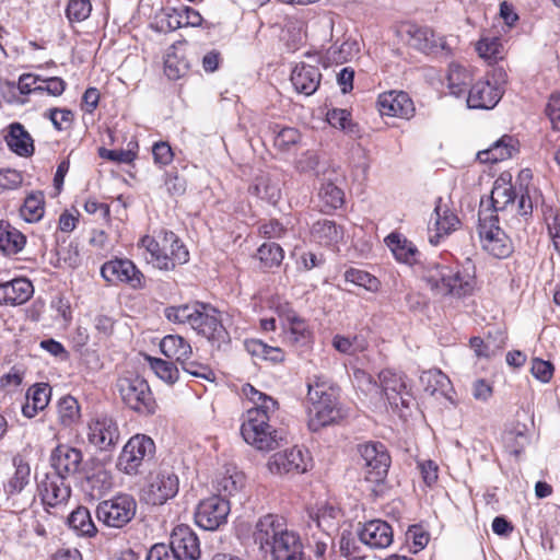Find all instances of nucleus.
I'll list each match as a JSON object with an SVG mask.
<instances>
[{
    "instance_id": "nucleus-1",
    "label": "nucleus",
    "mask_w": 560,
    "mask_h": 560,
    "mask_svg": "<svg viewBox=\"0 0 560 560\" xmlns=\"http://www.w3.org/2000/svg\"><path fill=\"white\" fill-rule=\"evenodd\" d=\"M254 540L261 550L270 551L271 560H305L300 535L288 527L282 516L267 514L260 517Z\"/></svg>"
},
{
    "instance_id": "nucleus-2",
    "label": "nucleus",
    "mask_w": 560,
    "mask_h": 560,
    "mask_svg": "<svg viewBox=\"0 0 560 560\" xmlns=\"http://www.w3.org/2000/svg\"><path fill=\"white\" fill-rule=\"evenodd\" d=\"M307 424L311 431L334 424L345 418L339 406L338 390L322 376H314L307 383Z\"/></svg>"
},
{
    "instance_id": "nucleus-3",
    "label": "nucleus",
    "mask_w": 560,
    "mask_h": 560,
    "mask_svg": "<svg viewBox=\"0 0 560 560\" xmlns=\"http://www.w3.org/2000/svg\"><path fill=\"white\" fill-rule=\"evenodd\" d=\"M170 322L190 326L209 341H224L228 332L222 324L220 312L214 307L195 303L173 306L165 310Z\"/></svg>"
},
{
    "instance_id": "nucleus-4",
    "label": "nucleus",
    "mask_w": 560,
    "mask_h": 560,
    "mask_svg": "<svg viewBox=\"0 0 560 560\" xmlns=\"http://www.w3.org/2000/svg\"><path fill=\"white\" fill-rule=\"evenodd\" d=\"M139 247L145 250L147 261L161 270H173L189 259L187 248L172 231L162 230L154 235H144Z\"/></svg>"
},
{
    "instance_id": "nucleus-5",
    "label": "nucleus",
    "mask_w": 560,
    "mask_h": 560,
    "mask_svg": "<svg viewBox=\"0 0 560 560\" xmlns=\"http://www.w3.org/2000/svg\"><path fill=\"white\" fill-rule=\"evenodd\" d=\"M122 402L139 415L155 413L158 405L148 382L133 374L119 377L116 384Z\"/></svg>"
},
{
    "instance_id": "nucleus-6",
    "label": "nucleus",
    "mask_w": 560,
    "mask_h": 560,
    "mask_svg": "<svg viewBox=\"0 0 560 560\" xmlns=\"http://www.w3.org/2000/svg\"><path fill=\"white\" fill-rule=\"evenodd\" d=\"M241 434L247 444L262 452L277 448L283 440L282 431L273 428L271 419L260 418L258 413H245Z\"/></svg>"
},
{
    "instance_id": "nucleus-7",
    "label": "nucleus",
    "mask_w": 560,
    "mask_h": 560,
    "mask_svg": "<svg viewBox=\"0 0 560 560\" xmlns=\"http://www.w3.org/2000/svg\"><path fill=\"white\" fill-rule=\"evenodd\" d=\"M508 74L502 68L493 69L491 74L478 80L469 90L467 105L469 108L491 109L503 95V84L506 83Z\"/></svg>"
},
{
    "instance_id": "nucleus-8",
    "label": "nucleus",
    "mask_w": 560,
    "mask_h": 560,
    "mask_svg": "<svg viewBox=\"0 0 560 560\" xmlns=\"http://www.w3.org/2000/svg\"><path fill=\"white\" fill-rule=\"evenodd\" d=\"M490 208H483L481 202L479 209V236L485 250L497 258L508 257L512 250V242L499 226L497 215L489 213Z\"/></svg>"
},
{
    "instance_id": "nucleus-9",
    "label": "nucleus",
    "mask_w": 560,
    "mask_h": 560,
    "mask_svg": "<svg viewBox=\"0 0 560 560\" xmlns=\"http://www.w3.org/2000/svg\"><path fill=\"white\" fill-rule=\"evenodd\" d=\"M96 517L107 527L122 528L137 513V502L129 494H118L97 504Z\"/></svg>"
},
{
    "instance_id": "nucleus-10",
    "label": "nucleus",
    "mask_w": 560,
    "mask_h": 560,
    "mask_svg": "<svg viewBox=\"0 0 560 560\" xmlns=\"http://www.w3.org/2000/svg\"><path fill=\"white\" fill-rule=\"evenodd\" d=\"M179 489L177 475L168 468L150 472L142 489V499L152 505H162L173 499Z\"/></svg>"
},
{
    "instance_id": "nucleus-11",
    "label": "nucleus",
    "mask_w": 560,
    "mask_h": 560,
    "mask_svg": "<svg viewBox=\"0 0 560 560\" xmlns=\"http://www.w3.org/2000/svg\"><path fill=\"white\" fill-rule=\"evenodd\" d=\"M363 462L365 479L373 483H381L387 476L390 466V456L386 447L380 442H368L358 446Z\"/></svg>"
},
{
    "instance_id": "nucleus-12",
    "label": "nucleus",
    "mask_w": 560,
    "mask_h": 560,
    "mask_svg": "<svg viewBox=\"0 0 560 560\" xmlns=\"http://www.w3.org/2000/svg\"><path fill=\"white\" fill-rule=\"evenodd\" d=\"M101 276L110 285L127 284L132 289L144 287L143 273L127 258H115L104 262Z\"/></svg>"
},
{
    "instance_id": "nucleus-13",
    "label": "nucleus",
    "mask_w": 560,
    "mask_h": 560,
    "mask_svg": "<svg viewBox=\"0 0 560 560\" xmlns=\"http://www.w3.org/2000/svg\"><path fill=\"white\" fill-rule=\"evenodd\" d=\"M312 464L310 452L303 447L293 446L271 455L267 462L268 470L273 475L303 474Z\"/></svg>"
},
{
    "instance_id": "nucleus-14",
    "label": "nucleus",
    "mask_w": 560,
    "mask_h": 560,
    "mask_svg": "<svg viewBox=\"0 0 560 560\" xmlns=\"http://www.w3.org/2000/svg\"><path fill=\"white\" fill-rule=\"evenodd\" d=\"M154 451L155 445L151 438L144 434H137L130 438L124 446L118 458V467L125 474H137L142 462L145 458L152 457Z\"/></svg>"
},
{
    "instance_id": "nucleus-15",
    "label": "nucleus",
    "mask_w": 560,
    "mask_h": 560,
    "mask_svg": "<svg viewBox=\"0 0 560 560\" xmlns=\"http://www.w3.org/2000/svg\"><path fill=\"white\" fill-rule=\"evenodd\" d=\"M230 510L228 499L221 495L207 498L197 506L196 524L206 530H215L226 522Z\"/></svg>"
},
{
    "instance_id": "nucleus-16",
    "label": "nucleus",
    "mask_w": 560,
    "mask_h": 560,
    "mask_svg": "<svg viewBox=\"0 0 560 560\" xmlns=\"http://www.w3.org/2000/svg\"><path fill=\"white\" fill-rule=\"evenodd\" d=\"M86 438L100 451H109L120 440L117 422L107 416L91 419L86 425Z\"/></svg>"
},
{
    "instance_id": "nucleus-17",
    "label": "nucleus",
    "mask_w": 560,
    "mask_h": 560,
    "mask_svg": "<svg viewBox=\"0 0 560 560\" xmlns=\"http://www.w3.org/2000/svg\"><path fill=\"white\" fill-rule=\"evenodd\" d=\"M380 381L383 393L393 407H409L413 400V395L406 375L392 370H384L380 373Z\"/></svg>"
},
{
    "instance_id": "nucleus-18",
    "label": "nucleus",
    "mask_w": 560,
    "mask_h": 560,
    "mask_svg": "<svg viewBox=\"0 0 560 560\" xmlns=\"http://www.w3.org/2000/svg\"><path fill=\"white\" fill-rule=\"evenodd\" d=\"M460 224L458 217L452 211L448 203L439 198L429 225V242L438 245L440 242L456 231Z\"/></svg>"
},
{
    "instance_id": "nucleus-19",
    "label": "nucleus",
    "mask_w": 560,
    "mask_h": 560,
    "mask_svg": "<svg viewBox=\"0 0 560 560\" xmlns=\"http://www.w3.org/2000/svg\"><path fill=\"white\" fill-rule=\"evenodd\" d=\"M454 266L441 261H428L421 267L420 278L433 295L450 298V281Z\"/></svg>"
},
{
    "instance_id": "nucleus-20",
    "label": "nucleus",
    "mask_w": 560,
    "mask_h": 560,
    "mask_svg": "<svg viewBox=\"0 0 560 560\" xmlns=\"http://www.w3.org/2000/svg\"><path fill=\"white\" fill-rule=\"evenodd\" d=\"M408 34L410 45L427 55L451 54L446 38L428 26L412 25L409 27Z\"/></svg>"
},
{
    "instance_id": "nucleus-21",
    "label": "nucleus",
    "mask_w": 560,
    "mask_h": 560,
    "mask_svg": "<svg viewBox=\"0 0 560 560\" xmlns=\"http://www.w3.org/2000/svg\"><path fill=\"white\" fill-rule=\"evenodd\" d=\"M377 105L383 116L410 119L415 114L413 102L404 91H388L380 94Z\"/></svg>"
},
{
    "instance_id": "nucleus-22",
    "label": "nucleus",
    "mask_w": 560,
    "mask_h": 560,
    "mask_svg": "<svg viewBox=\"0 0 560 560\" xmlns=\"http://www.w3.org/2000/svg\"><path fill=\"white\" fill-rule=\"evenodd\" d=\"M170 544L179 560H197L200 557L199 539L188 525H177L172 532Z\"/></svg>"
},
{
    "instance_id": "nucleus-23",
    "label": "nucleus",
    "mask_w": 560,
    "mask_h": 560,
    "mask_svg": "<svg viewBox=\"0 0 560 560\" xmlns=\"http://www.w3.org/2000/svg\"><path fill=\"white\" fill-rule=\"evenodd\" d=\"M38 491L43 503L49 506L67 502L71 494L66 477L58 474L46 475L38 485Z\"/></svg>"
},
{
    "instance_id": "nucleus-24",
    "label": "nucleus",
    "mask_w": 560,
    "mask_h": 560,
    "mask_svg": "<svg viewBox=\"0 0 560 560\" xmlns=\"http://www.w3.org/2000/svg\"><path fill=\"white\" fill-rule=\"evenodd\" d=\"M393 537L392 526L382 520H373L365 523L359 533L360 540L375 549L389 547L393 542Z\"/></svg>"
},
{
    "instance_id": "nucleus-25",
    "label": "nucleus",
    "mask_w": 560,
    "mask_h": 560,
    "mask_svg": "<svg viewBox=\"0 0 560 560\" xmlns=\"http://www.w3.org/2000/svg\"><path fill=\"white\" fill-rule=\"evenodd\" d=\"M34 294V287L26 278H15L0 283V305H21Z\"/></svg>"
},
{
    "instance_id": "nucleus-26",
    "label": "nucleus",
    "mask_w": 560,
    "mask_h": 560,
    "mask_svg": "<svg viewBox=\"0 0 560 560\" xmlns=\"http://www.w3.org/2000/svg\"><path fill=\"white\" fill-rule=\"evenodd\" d=\"M50 460L55 474L67 477L74 475L79 470L82 462V453L68 445H58L54 450Z\"/></svg>"
},
{
    "instance_id": "nucleus-27",
    "label": "nucleus",
    "mask_w": 560,
    "mask_h": 560,
    "mask_svg": "<svg viewBox=\"0 0 560 560\" xmlns=\"http://www.w3.org/2000/svg\"><path fill=\"white\" fill-rule=\"evenodd\" d=\"M320 80L319 69L304 62L296 65L291 73V82L295 91L307 96L317 91Z\"/></svg>"
},
{
    "instance_id": "nucleus-28",
    "label": "nucleus",
    "mask_w": 560,
    "mask_h": 560,
    "mask_svg": "<svg viewBox=\"0 0 560 560\" xmlns=\"http://www.w3.org/2000/svg\"><path fill=\"white\" fill-rule=\"evenodd\" d=\"M517 152L518 141L512 136L504 135L488 149L479 151L477 158L481 163H498L513 158Z\"/></svg>"
},
{
    "instance_id": "nucleus-29",
    "label": "nucleus",
    "mask_w": 560,
    "mask_h": 560,
    "mask_svg": "<svg viewBox=\"0 0 560 560\" xmlns=\"http://www.w3.org/2000/svg\"><path fill=\"white\" fill-rule=\"evenodd\" d=\"M51 398V387L46 383L31 386L25 395V402L22 406L24 417L32 419L39 411H43Z\"/></svg>"
},
{
    "instance_id": "nucleus-30",
    "label": "nucleus",
    "mask_w": 560,
    "mask_h": 560,
    "mask_svg": "<svg viewBox=\"0 0 560 560\" xmlns=\"http://www.w3.org/2000/svg\"><path fill=\"white\" fill-rule=\"evenodd\" d=\"M243 394L253 404V407L249 408L246 411V413H253V416H255V413H258V417L260 418H267L272 420L273 415L279 408L276 399L256 389L250 384H246L243 387Z\"/></svg>"
},
{
    "instance_id": "nucleus-31",
    "label": "nucleus",
    "mask_w": 560,
    "mask_h": 560,
    "mask_svg": "<svg viewBox=\"0 0 560 560\" xmlns=\"http://www.w3.org/2000/svg\"><path fill=\"white\" fill-rule=\"evenodd\" d=\"M476 284L474 271L454 266L450 281V298L464 299L470 296L476 289Z\"/></svg>"
},
{
    "instance_id": "nucleus-32",
    "label": "nucleus",
    "mask_w": 560,
    "mask_h": 560,
    "mask_svg": "<svg viewBox=\"0 0 560 560\" xmlns=\"http://www.w3.org/2000/svg\"><path fill=\"white\" fill-rule=\"evenodd\" d=\"M161 352L177 363H186L192 355L190 343L179 335H167L160 342Z\"/></svg>"
},
{
    "instance_id": "nucleus-33",
    "label": "nucleus",
    "mask_w": 560,
    "mask_h": 560,
    "mask_svg": "<svg viewBox=\"0 0 560 560\" xmlns=\"http://www.w3.org/2000/svg\"><path fill=\"white\" fill-rule=\"evenodd\" d=\"M26 245V236L8 221L0 220V252L8 256L20 254Z\"/></svg>"
},
{
    "instance_id": "nucleus-34",
    "label": "nucleus",
    "mask_w": 560,
    "mask_h": 560,
    "mask_svg": "<svg viewBox=\"0 0 560 560\" xmlns=\"http://www.w3.org/2000/svg\"><path fill=\"white\" fill-rule=\"evenodd\" d=\"M277 312L285 320L290 337L293 342L305 341L311 336V330L306 322L300 317L288 303L279 305Z\"/></svg>"
},
{
    "instance_id": "nucleus-35",
    "label": "nucleus",
    "mask_w": 560,
    "mask_h": 560,
    "mask_svg": "<svg viewBox=\"0 0 560 560\" xmlns=\"http://www.w3.org/2000/svg\"><path fill=\"white\" fill-rule=\"evenodd\" d=\"M5 141L8 147L20 156H30L34 153L33 139L20 122L9 126Z\"/></svg>"
},
{
    "instance_id": "nucleus-36",
    "label": "nucleus",
    "mask_w": 560,
    "mask_h": 560,
    "mask_svg": "<svg viewBox=\"0 0 560 560\" xmlns=\"http://www.w3.org/2000/svg\"><path fill=\"white\" fill-rule=\"evenodd\" d=\"M312 237L326 246L337 245L343 240V230L335 221L323 219L316 221L311 229Z\"/></svg>"
},
{
    "instance_id": "nucleus-37",
    "label": "nucleus",
    "mask_w": 560,
    "mask_h": 560,
    "mask_svg": "<svg viewBox=\"0 0 560 560\" xmlns=\"http://www.w3.org/2000/svg\"><path fill=\"white\" fill-rule=\"evenodd\" d=\"M339 510L335 506L324 503L316 508L315 511L310 513L312 523L329 538L331 533L337 529Z\"/></svg>"
},
{
    "instance_id": "nucleus-38",
    "label": "nucleus",
    "mask_w": 560,
    "mask_h": 560,
    "mask_svg": "<svg viewBox=\"0 0 560 560\" xmlns=\"http://www.w3.org/2000/svg\"><path fill=\"white\" fill-rule=\"evenodd\" d=\"M387 245L397 260L412 265L418 260V248L400 234L392 233L386 238Z\"/></svg>"
},
{
    "instance_id": "nucleus-39",
    "label": "nucleus",
    "mask_w": 560,
    "mask_h": 560,
    "mask_svg": "<svg viewBox=\"0 0 560 560\" xmlns=\"http://www.w3.org/2000/svg\"><path fill=\"white\" fill-rule=\"evenodd\" d=\"M447 88L455 96L464 95L472 81L471 72L464 66L452 62L447 71Z\"/></svg>"
},
{
    "instance_id": "nucleus-40",
    "label": "nucleus",
    "mask_w": 560,
    "mask_h": 560,
    "mask_svg": "<svg viewBox=\"0 0 560 560\" xmlns=\"http://www.w3.org/2000/svg\"><path fill=\"white\" fill-rule=\"evenodd\" d=\"M45 213V197L40 191L31 192L20 209L21 218L28 223L38 222Z\"/></svg>"
},
{
    "instance_id": "nucleus-41",
    "label": "nucleus",
    "mask_w": 560,
    "mask_h": 560,
    "mask_svg": "<svg viewBox=\"0 0 560 560\" xmlns=\"http://www.w3.org/2000/svg\"><path fill=\"white\" fill-rule=\"evenodd\" d=\"M250 194L275 205L281 195L280 188L268 175H259L249 187Z\"/></svg>"
},
{
    "instance_id": "nucleus-42",
    "label": "nucleus",
    "mask_w": 560,
    "mask_h": 560,
    "mask_svg": "<svg viewBox=\"0 0 560 560\" xmlns=\"http://www.w3.org/2000/svg\"><path fill=\"white\" fill-rule=\"evenodd\" d=\"M59 423L65 428L77 424L81 418L80 405L72 396H63L57 404Z\"/></svg>"
},
{
    "instance_id": "nucleus-43",
    "label": "nucleus",
    "mask_w": 560,
    "mask_h": 560,
    "mask_svg": "<svg viewBox=\"0 0 560 560\" xmlns=\"http://www.w3.org/2000/svg\"><path fill=\"white\" fill-rule=\"evenodd\" d=\"M68 524L71 529L81 536L92 537L97 532L90 511L84 506H79L69 515Z\"/></svg>"
},
{
    "instance_id": "nucleus-44",
    "label": "nucleus",
    "mask_w": 560,
    "mask_h": 560,
    "mask_svg": "<svg viewBox=\"0 0 560 560\" xmlns=\"http://www.w3.org/2000/svg\"><path fill=\"white\" fill-rule=\"evenodd\" d=\"M13 464L15 471L4 486L7 494H15L21 492L30 481L31 468L22 457H14Z\"/></svg>"
},
{
    "instance_id": "nucleus-45",
    "label": "nucleus",
    "mask_w": 560,
    "mask_h": 560,
    "mask_svg": "<svg viewBox=\"0 0 560 560\" xmlns=\"http://www.w3.org/2000/svg\"><path fill=\"white\" fill-rule=\"evenodd\" d=\"M421 385L427 394L434 396L436 394L444 395L450 386V378L440 370H429L420 376Z\"/></svg>"
},
{
    "instance_id": "nucleus-46",
    "label": "nucleus",
    "mask_w": 560,
    "mask_h": 560,
    "mask_svg": "<svg viewBox=\"0 0 560 560\" xmlns=\"http://www.w3.org/2000/svg\"><path fill=\"white\" fill-rule=\"evenodd\" d=\"M318 197L326 210L338 209L345 201L343 191L335 184L331 177H328L327 182L322 184Z\"/></svg>"
},
{
    "instance_id": "nucleus-47",
    "label": "nucleus",
    "mask_w": 560,
    "mask_h": 560,
    "mask_svg": "<svg viewBox=\"0 0 560 560\" xmlns=\"http://www.w3.org/2000/svg\"><path fill=\"white\" fill-rule=\"evenodd\" d=\"M478 56L489 63L503 58V45L497 36H485L476 43Z\"/></svg>"
},
{
    "instance_id": "nucleus-48",
    "label": "nucleus",
    "mask_w": 560,
    "mask_h": 560,
    "mask_svg": "<svg viewBox=\"0 0 560 560\" xmlns=\"http://www.w3.org/2000/svg\"><path fill=\"white\" fill-rule=\"evenodd\" d=\"M515 192L513 187L505 182L497 180L491 190L490 202L493 211H504L510 205L513 206Z\"/></svg>"
},
{
    "instance_id": "nucleus-49",
    "label": "nucleus",
    "mask_w": 560,
    "mask_h": 560,
    "mask_svg": "<svg viewBox=\"0 0 560 560\" xmlns=\"http://www.w3.org/2000/svg\"><path fill=\"white\" fill-rule=\"evenodd\" d=\"M244 486V476L242 472L228 470L224 475L219 477L215 481V489L219 492L218 495H221L226 499V497L234 495L237 493Z\"/></svg>"
},
{
    "instance_id": "nucleus-50",
    "label": "nucleus",
    "mask_w": 560,
    "mask_h": 560,
    "mask_svg": "<svg viewBox=\"0 0 560 560\" xmlns=\"http://www.w3.org/2000/svg\"><path fill=\"white\" fill-rule=\"evenodd\" d=\"M326 119L328 124L350 135H358L359 128L351 119V114L347 109L334 108L327 112Z\"/></svg>"
},
{
    "instance_id": "nucleus-51",
    "label": "nucleus",
    "mask_w": 560,
    "mask_h": 560,
    "mask_svg": "<svg viewBox=\"0 0 560 560\" xmlns=\"http://www.w3.org/2000/svg\"><path fill=\"white\" fill-rule=\"evenodd\" d=\"M343 277L347 282L364 288L370 292H377L381 287V282L376 277L361 269L349 268L345 271Z\"/></svg>"
},
{
    "instance_id": "nucleus-52",
    "label": "nucleus",
    "mask_w": 560,
    "mask_h": 560,
    "mask_svg": "<svg viewBox=\"0 0 560 560\" xmlns=\"http://www.w3.org/2000/svg\"><path fill=\"white\" fill-rule=\"evenodd\" d=\"M257 257L264 268H273L280 266L284 258L282 247L273 242L264 243L257 249Z\"/></svg>"
},
{
    "instance_id": "nucleus-53",
    "label": "nucleus",
    "mask_w": 560,
    "mask_h": 560,
    "mask_svg": "<svg viewBox=\"0 0 560 560\" xmlns=\"http://www.w3.org/2000/svg\"><path fill=\"white\" fill-rule=\"evenodd\" d=\"M296 170L301 173H311L314 172V174L319 176H326V173L328 172V167L326 164L322 163L319 160V156L312 151H307L303 153L296 161Z\"/></svg>"
},
{
    "instance_id": "nucleus-54",
    "label": "nucleus",
    "mask_w": 560,
    "mask_h": 560,
    "mask_svg": "<svg viewBox=\"0 0 560 560\" xmlns=\"http://www.w3.org/2000/svg\"><path fill=\"white\" fill-rule=\"evenodd\" d=\"M332 347L340 353L352 355L357 352L364 351L368 347V342L359 336L349 338L342 335H336L332 338Z\"/></svg>"
},
{
    "instance_id": "nucleus-55",
    "label": "nucleus",
    "mask_w": 560,
    "mask_h": 560,
    "mask_svg": "<svg viewBox=\"0 0 560 560\" xmlns=\"http://www.w3.org/2000/svg\"><path fill=\"white\" fill-rule=\"evenodd\" d=\"M150 366L154 371L155 375L162 381L174 384L179 377V371L177 366L170 361H165L159 358H149Z\"/></svg>"
},
{
    "instance_id": "nucleus-56",
    "label": "nucleus",
    "mask_w": 560,
    "mask_h": 560,
    "mask_svg": "<svg viewBox=\"0 0 560 560\" xmlns=\"http://www.w3.org/2000/svg\"><path fill=\"white\" fill-rule=\"evenodd\" d=\"M91 11V0H69L66 13L71 22H82L90 16Z\"/></svg>"
},
{
    "instance_id": "nucleus-57",
    "label": "nucleus",
    "mask_w": 560,
    "mask_h": 560,
    "mask_svg": "<svg viewBox=\"0 0 560 560\" xmlns=\"http://www.w3.org/2000/svg\"><path fill=\"white\" fill-rule=\"evenodd\" d=\"M58 262L60 266L74 269L81 264V257L77 245L69 243L57 249Z\"/></svg>"
},
{
    "instance_id": "nucleus-58",
    "label": "nucleus",
    "mask_w": 560,
    "mask_h": 560,
    "mask_svg": "<svg viewBox=\"0 0 560 560\" xmlns=\"http://www.w3.org/2000/svg\"><path fill=\"white\" fill-rule=\"evenodd\" d=\"M540 196L535 187L529 188L526 187L525 190L521 194L517 212L522 217H528L532 214L533 209L537 206Z\"/></svg>"
},
{
    "instance_id": "nucleus-59",
    "label": "nucleus",
    "mask_w": 560,
    "mask_h": 560,
    "mask_svg": "<svg viewBox=\"0 0 560 560\" xmlns=\"http://www.w3.org/2000/svg\"><path fill=\"white\" fill-rule=\"evenodd\" d=\"M176 8H166L156 16V27L161 32H172L180 28Z\"/></svg>"
},
{
    "instance_id": "nucleus-60",
    "label": "nucleus",
    "mask_w": 560,
    "mask_h": 560,
    "mask_svg": "<svg viewBox=\"0 0 560 560\" xmlns=\"http://www.w3.org/2000/svg\"><path fill=\"white\" fill-rule=\"evenodd\" d=\"M300 139L301 135L298 129L283 127L277 132L275 137V145L282 151H287L292 145H295Z\"/></svg>"
},
{
    "instance_id": "nucleus-61",
    "label": "nucleus",
    "mask_w": 560,
    "mask_h": 560,
    "mask_svg": "<svg viewBox=\"0 0 560 560\" xmlns=\"http://www.w3.org/2000/svg\"><path fill=\"white\" fill-rule=\"evenodd\" d=\"M505 447L511 454L520 455L528 443V438L521 431H509L503 436Z\"/></svg>"
},
{
    "instance_id": "nucleus-62",
    "label": "nucleus",
    "mask_w": 560,
    "mask_h": 560,
    "mask_svg": "<svg viewBox=\"0 0 560 560\" xmlns=\"http://www.w3.org/2000/svg\"><path fill=\"white\" fill-rule=\"evenodd\" d=\"M530 372L541 383H548L553 375V365L549 361L533 359Z\"/></svg>"
},
{
    "instance_id": "nucleus-63",
    "label": "nucleus",
    "mask_w": 560,
    "mask_h": 560,
    "mask_svg": "<svg viewBox=\"0 0 560 560\" xmlns=\"http://www.w3.org/2000/svg\"><path fill=\"white\" fill-rule=\"evenodd\" d=\"M147 560H179L172 546L155 544L147 555Z\"/></svg>"
},
{
    "instance_id": "nucleus-64",
    "label": "nucleus",
    "mask_w": 560,
    "mask_h": 560,
    "mask_svg": "<svg viewBox=\"0 0 560 560\" xmlns=\"http://www.w3.org/2000/svg\"><path fill=\"white\" fill-rule=\"evenodd\" d=\"M100 156L118 163H131L136 159V153L131 150H108L100 149Z\"/></svg>"
}]
</instances>
